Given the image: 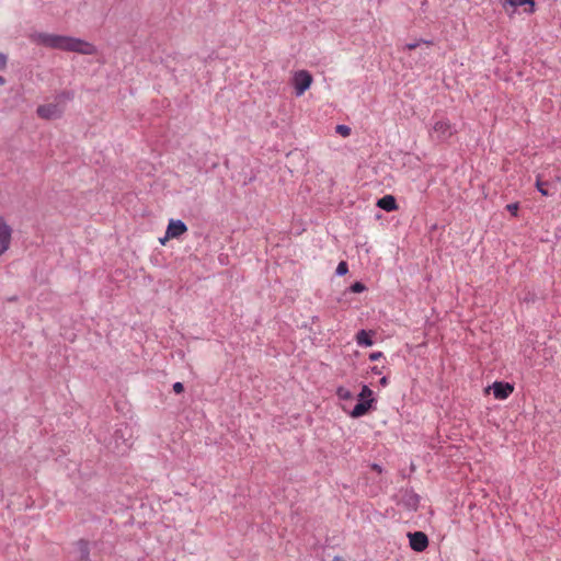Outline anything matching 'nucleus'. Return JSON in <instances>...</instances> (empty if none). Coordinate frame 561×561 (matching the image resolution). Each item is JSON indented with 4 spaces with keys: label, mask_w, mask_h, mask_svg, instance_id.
Wrapping results in <instances>:
<instances>
[{
    "label": "nucleus",
    "mask_w": 561,
    "mask_h": 561,
    "mask_svg": "<svg viewBox=\"0 0 561 561\" xmlns=\"http://www.w3.org/2000/svg\"><path fill=\"white\" fill-rule=\"evenodd\" d=\"M31 41L36 45L47 48L78 53L81 55H94L98 51L92 43L78 37L59 34L35 32L31 35Z\"/></svg>",
    "instance_id": "f257e3e1"
},
{
    "label": "nucleus",
    "mask_w": 561,
    "mask_h": 561,
    "mask_svg": "<svg viewBox=\"0 0 561 561\" xmlns=\"http://www.w3.org/2000/svg\"><path fill=\"white\" fill-rule=\"evenodd\" d=\"M432 141L445 142L456 134V127L442 114L435 113L426 125Z\"/></svg>",
    "instance_id": "f03ea898"
},
{
    "label": "nucleus",
    "mask_w": 561,
    "mask_h": 561,
    "mask_svg": "<svg viewBox=\"0 0 561 561\" xmlns=\"http://www.w3.org/2000/svg\"><path fill=\"white\" fill-rule=\"evenodd\" d=\"M312 77L307 70H299L293 77L295 94L301 96L311 85Z\"/></svg>",
    "instance_id": "7ed1b4c3"
},
{
    "label": "nucleus",
    "mask_w": 561,
    "mask_h": 561,
    "mask_svg": "<svg viewBox=\"0 0 561 561\" xmlns=\"http://www.w3.org/2000/svg\"><path fill=\"white\" fill-rule=\"evenodd\" d=\"M12 228L7 220L0 216V255L7 252L11 244Z\"/></svg>",
    "instance_id": "20e7f679"
},
{
    "label": "nucleus",
    "mask_w": 561,
    "mask_h": 561,
    "mask_svg": "<svg viewBox=\"0 0 561 561\" xmlns=\"http://www.w3.org/2000/svg\"><path fill=\"white\" fill-rule=\"evenodd\" d=\"M36 113L41 118L55 119L62 115L64 108L57 103H49L39 105Z\"/></svg>",
    "instance_id": "39448f33"
},
{
    "label": "nucleus",
    "mask_w": 561,
    "mask_h": 561,
    "mask_svg": "<svg viewBox=\"0 0 561 561\" xmlns=\"http://www.w3.org/2000/svg\"><path fill=\"white\" fill-rule=\"evenodd\" d=\"M408 537L410 547L416 552L424 551L428 546V538L422 531L409 533Z\"/></svg>",
    "instance_id": "423d86ee"
},
{
    "label": "nucleus",
    "mask_w": 561,
    "mask_h": 561,
    "mask_svg": "<svg viewBox=\"0 0 561 561\" xmlns=\"http://www.w3.org/2000/svg\"><path fill=\"white\" fill-rule=\"evenodd\" d=\"M187 231L186 225L180 219H171L165 231V239H174L181 237Z\"/></svg>",
    "instance_id": "0eeeda50"
},
{
    "label": "nucleus",
    "mask_w": 561,
    "mask_h": 561,
    "mask_svg": "<svg viewBox=\"0 0 561 561\" xmlns=\"http://www.w3.org/2000/svg\"><path fill=\"white\" fill-rule=\"evenodd\" d=\"M488 390H492L495 399L504 400L513 392L514 387L508 382L495 381Z\"/></svg>",
    "instance_id": "6e6552de"
},
{
    "label": "nucleus",
    "mask_w": 561,
    "mask_h": 561,
    "mask_svg": "<svg viewBox=\"0 0 561 561\" xmlns=\"http://www.w3.org/2000/svg\"><path fill=\"white\" fill-rule=\"evenodd\" d=\"M536 186L538 192L543 196H551L554 194V186L551 183L543 181L540 175L537 176Z\"/></svg>",
    "instance_id": "1a4fd4ad"
},
{
    "label": "nucleus",
    "mask_w": 561,
    "mask_h": 561,
    "mask_svg": "<svg viewBox=\"0 0 561 561\" xmlns=\"http://www.w3.org/2000/svg\"><path fill=\"white\" fill-rule=\"evenodd\" d=\"M371 408L369 400L358 401L350 413L352 417H360L365 415Z\"/></svg>",
    "instance_id": "9d476101"
},
{
    "label": "nucleus",
    "mask_w": 561,
    "mask_h": 561,
    "mask_svg": "<svg viewBox=\"0 0 561 561\" xmlns=\"http://www.w3.org/2000/svg\"><path fill=\"white\" fill-rule=\"evenodd\" d=\"M377 205L386 211H392L397 209V202L394 197L391 195H385L383 197L378 199Z\"/></svg>",
    "instance_id": "9b49d317"
},
{
    "label": "nucleus",
    "mask_w": 561,
    "mask_h": 561,
    "mask_svg": "<svg viewBox=\"0 0 561 561\" xmlns=\"http://www.w3.org/2000/svg\"><path fill=\"white\" fill-rule=\"evenodd\" d=\"M125 432H128L127 426L124 430L119 428L115 432V448L118 451H123V449H122L123 445L126 447L129 446L128 439L125 438Z\"/></svg>",
    "instance_id": "f8f14e48"
},
{
    "label": "nucleus",
    "mask_w": 561,
    "mask_h": 561,
    "mask_svg": "<svg viewBox=\"0 0 561 561\" xmlns=\"http://www.w3.org/2000/svg\"><path fill=\"white\" fill-rule=\"evenodd\" d=\"M356 343L359 345V346H371L374 344L371 337H370V334L369 332L365 331V330H360L357 334H356Z\"/></svg>",
    "instance_id": "ddd939ff"
},
{
    "label": "nucleus",
    "mask_w": 561,
    "mask_h": 561,
    "mask_svg": "<svg viewBox=\"0 0 561 561\" xmlns=\"http://www.w3.org/2000/svg\"><path fill=\"white\" fill-rule=\"evenodd\" d=\"M77 551H78V554H79V558H80V561H87L88 558H89V547H88V542L83 541V540H80L78 543H77Z\"/></svg>",
    "instance_id": "4468645a"
},
{
    "label": "nucleus",
    "mask_w": 561,
    "mask_h": 561,
    "mask_svg": "<svg viewBox=\"0 0 561 561\" xmlns=\"http://www.w3.org/2000/svg\"><path fill=\"white\" fill-rule=\"evenodd\" d=\"M364 400H369L370 404H373V402L375 401L374 393H373L371 389L366 385H364L362 387V390L358 394V401H364Z\"/></svg>",
    "instance_id": "2eb2a0df"
},
{
    "label": "nucleus",
    "mask_w": 561,
    "mask_h": 561,
    "mask_svg": "<svg viewBox=\"0 0 561 561\" xmlns=\"http://www.w3.org/2000/svg\"><path fill=\"white\" fill-rule=\"evenodd\" d=\"M432 44H433L432 41L420 39V41H415V42H411V43L405 44L404 48L408 49V50H412V49H415V48L420 47L421 45L430 46Z\"/></svg>",
    "instance_id": "dca6fc26"
},
{
    "label": "nucleus",
    "mask_w": 561,
    "mask_h": 561,
    "mask_svg": "<svg viewBox=\"0 0 561 561\" xmlns=\"http://www.w3.org/2000/svg\"><path fill=\"white\" fill-rule=\"evenodd\" d=\"M336 394L342 400H348L352 398V392L345 387H339L336 390Z\"/></svg>",
    "instance_id": "f3484780"
},
{
    "label": "nucleus",
    "mask_w": 561,
    "mask_h": 561,
    "mask_svg": "<svg viewBox=\"0 0 561 561\" xmlns=\"http://www.w3.org/2000/svg\"><path fill=\"white\" fill-rule=\"evenodd\" d=\"M504 8L511 7L515 9L516 7H520L526 4V0H502Z\"/></svg>",
    "instance_id": "a211bd4d"
},
{
    "label": "nucleus",
    "mask_w": 561,
    "mask_h": 561,
    "mask_svg": "<svg viewBox=\"0 0 561 561\" xmlns=\"http://www.w3.org/2000/svg\"><path fill=\"white\" fill-rule=\"evenodd\" d=\"M335 131L343 137L351 135V128L347 125H337Z\"/></svg>",
    "instance_id": "6ab92c4d"
},
{
    "label": "nucleus",
    "mask_w": 561,
    "mask_h": 561,
    "mask_svg": "<svg viewBox=\"0 0 561 561\" xmlns=\"http://www.w3.org/2000/svg\"><path fill=\"white\" fill-rule=\"evenodd\" d=\"M348 272V267H347V264L345 262H340L337 267H336V274L339 276H343L345 275L346 273Z\"/></svg>",
    "instance_id": "aec40b11"
},
{
    "label": "nucleus",
    "mask_w": 561,
    "mask_h": 561,
    "mask_svg": "<svg viewBox=\"0 0 561 561\" xmlns=\"http://www.w3.org/2000/svg\"><path fill=\"white\" fill-rule=\"evenodd\" d=\"M353 293H362L365 290V285L360 282H356L351 286Z\"/></svg>",
    "instance_id": "412c9836"
},
{
    "label": "nucleus",
    "mask_w": 561,
    "mask_h": 561,
    "mask_svg": "<svg viewBox=\"0 0 561 561\" xmlns=\"http://www.w3.org/2000/svg\"><path fill=\"white\" fill-rule=\"evenodd\" d=\"M8 62V57L3 53H0V70L5 69Z\"/></svg>",
    "instance_id": "4be33fe9"
},
{
    "label": "nucleus",
    "mask_w": 561,
    "mask_h": 561,
    "mask_svg": "<svg viewBox=\"0 0 561 561\" xmlns=\"http://www.w3.org/2000/svg\"><path fill=\"white\" fill-rule=\"evenodd\" d=\"M183 390H184V387H183L182 382L178 381V382L173 383V391L175 393H181Z\"/></svg>",
    "instance_id": "5701e85b"
},
{
    "label": "nucleus",
    "mask_w": 561,
    "mask_h": 561,
    "mask_svg": "<svg viewBox=\"0 0 561 561\" xmlns=\"http://www.w3.org/2000/svg\"><path fill=\"white\" fill-rule=\"evenodd\" d=\"M517 209H518V204H516V203H513V204H508V205H507V210H508L511 214H513V215H516Z\"/></svg>",
    "instance_id": "b1692460"
},
{
    "label": "nucleus",
    "mask_w": 561,
    "mask_h": 561,
    "mask_svg": "<svg viewBox=\"0 0 561 561\" xmlns=\"http://www.w3.org/2000/svg\"><path fill=\"white\" fill-rule=\"evenodd\" d=\"M381 357H383V354L382 352H374L369 355V359L370 360H378L380 359Z\"/></svg>",
    "instance_id": "393cba45"
},
{
    "label": "nucleus",
    "mask_w": 561,
    "mask_h": 561,
    "mask_svg": "<svg viewBox=\"0 0 561 561\" xmlns=\"http://www.w3.org/2000/svg\"><path fill=\"white\" fill-rule=\"evenodd\" d=\"M535 11V1L528 0V14Z\"/></svg>",
    "instance_id": "a878e982"
},
{
    "label": "nucleus",
    "mask_w": 561,
    "mask_h": 561,
    "mask_svg": "<svg viewBox=\"0 0 561 561\" xmlns=\"http://www.w3.org/2000/svg\"><path fill=\"white\" fill-rule=\"evenodd\" d=\"M371 373L375 375H380L382 373V370L378 366H374L371 368Z\"/></svg>",
    "instance_id": "bb28decb"
},
{
    "label": "nucleus",
    "mask_w": 561,
    "mask_h": 561,
    "mask_svg": "<svg viewBox=\"0 0 561 561\" xmlns=\"http://www.w3.org/2000/svg\"><path fill=\"white\" fill-rule=\"evenodd\" d=\"M379 383L380 386L382 387H386L388 385V378L386 376H383L380 380H379Z\"/></svg>",
    "instance_id": "cd10ccee"
},
{
    "label": "nucleus",
    "mask_w": 561,
    "mask_h": 561,
    "mask_svg": "<svg viewBox=\"0 0 561 561\" xmlns=\"http://www.w3.org/2000/svg\"><path fill=\"white\" fill-rule=\"evenodd\" d=\"M4 83H5L4 78L0 76V87L3 85Z\"/></svg>",
    "instance_id": "c85d7f7f"
},
{
    "label": "nucleus",
    "mask_w": 561,
    "mask_h": 561,
    "mask_svg": "<svg viewBox=\"0 0 561 561\" xmlns=\"http://www.w3.org/2000/svg\"><path fill=\"white\" fill-rule=\"evenodd\" d=\"M333 561H343V560L340 558H335Z\"/></svg>",
    "instance_id": "c756f323"
}]
</instances>
